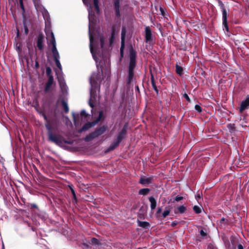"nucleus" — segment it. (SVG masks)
Wrapping results in <instances>:
<instances>
[{
	"instance_id": "obj_1",
	"label": "nucleus",
	"mask_w": 249,
	"mask_h": 249,
	"mask_svg": "<svg viewBox=\"0 0 249 249\" xmlns=\"http://www.w3.org/2000/svg\"><path fill=\"white\" fill-rule=\"evenodd\" d=\"M84 4L88 7V10L89 12V48L90 51L92 54V56L94 60L96 62L97 69H99V65L98 64L97 56L100 57H104V38L102 36H99L100 43L97 42L96 39H94L92 34V29L93 28V25L96 22V19L95 18L94 14L92 10V6L91 5L92 0H82Z\"/></svg>"
},
{
	"instance_id": "obj_2",
	"label": "nucleus",
	"mask_w": 249,
	"mask_h": 249,
	"mask_svg": "<svg viewBox=\"0 0 249 249\" xmlns=\"http://www.w3.org/2000/svg\"><path fill=\"white\" fill-rule=\"evenodd\" d=\"M35 6L37 11H40L45 20V32L46 38L49 46L52 45V47L56 46V41L54 34L51 30V23L48 11L40 4V0H33Z\"/></svg>"
},
{
	"instance_id": "obj_3",
	"label": "nucleus",
	"mask_w": 249,
	"mask_h": 249,
	"mask_svg": "<svg viewBox=\"0 0 249 249\" xmlns=\"http://www.w3.org/2000/svg\"><path fill=\"white\" fill-rule=\"evenodd\" d=\"M52 52L55 64L58 68V70L55 71L56 74L57 76L61 89L62 91L64 93L67 91L68 87L63 77L61 75L62 73V66L59 61L60 56L56 49V46H54V47L52 48Z\"/></svg>"
},
{
	"instance_id": "obj_4",
	"label": "nucleus",
	"mask_w": 249,
	"mask_h": 249,
	"mask_svg": "<svg viewBox=\"0 0 249 249\" xmlns=\"http://www.w3.org/2000/svg\"><path fill=\"white\" fill-rule=\"evenodd\" d=\"M136 52L131 48L129 51V64L128 67V75L127 77V83L130 84L133 80L134 76V70L136 64Z\"/></svg>"
},
{
	"instance_id": "obj_5",
	"label": "nucleus",
	"mask_w": 249,
	"mask_h": 249,
	"mask_svg": "<svg viewBox=\"0 0 249 249\" xmlns=\"http://www.w3.org/2000/svg\"><path fill=\"white\" fill-rule=\"evenodd\" d=\"M48 137L49 141L62 147L65 148V144H72L73 143L72 141L65 140L62 136L54 135L52 132H48Z\"/></svg>"
},
{
	"instance_id": "obj_6",
	"label": "nucleus",
	"mask_w": 249,
	"mask_h": 249,
	"mask_svg": "<svg viewBox=\"0 0 249 249\" xmlns=\"http://www.w3.org/2000/svg\"><path fill=\"white\" fill-rule=\"evenodd\" d=\"M127 129V125L126 124H125L121 132L119 133L116 139L113 142V143L109 147L108 149V151L113 150L114 148H115L119 145V143L122 141L125 135L126 134Z\"/></svg>"
},
{
	"instance_id": "obj_7",
	"label": "nucleus",
	"mask_w": 249,
	"mask_h": 249,
	"mask_svg": "<svg viewBox=\"0 0 249 249\" xmlns=\"http://www.w3.org/2000/svg\"><path fill=\"white\" fill-rule=\"evenodd\" d=\"M106 130V127L104 126H102L97 129L95 131L89 134V135L87 136L85 138V140L87 142L91 141L94 139L98 138L102 134L104 133Z\"/></svg>"
},
{
	"instance_id": "obj_8",
	"label": "nucleus",
	"mask_w": 249,
	"mask_h": 249,
	"mask_svg": "<svg viewBox=\"0 0 249 249\" xmlns=\"http://www.w3.org/2000/svg\"><path fill=\"white\" fill-rule=\"evenodd\" d=\"M102 115H103V112H100L99 113L98 118L96 121H93V122H89V123L85 124L83 126V127L81 128V129H80L79 130V132L81 133L83 131H86V130L89 129V128L94 126L97 123V122L100 120L101 117H102Z\"/></svg>"
},
{
	"instance_id": "obj_9",
	"label": "nucleus",
	"mask_w": 249,
	"mask_h": 249,
	"mask_svg": "<svg viewBox=\"0 0 249 249\" xmlns=\"http://www.w3.org/2000/svg\"><path fill=\"white\" fill-rule=\"evenodd\" d=\"M249 107V94L247 95L246 98L243 100L240 104L239 111L240 113H242L245 110L248 109Z\"/></svg>"
},
{
	"instance_id": "obj_10",
	"label": "nucleus",
	"mask_w": 249,
	"mask_h": 249,
	"mask_svg": "<svg viewBox=\"0 0 249 249\" xmlns=\"http://www.w3.org/2000/svg\"><path fill=\"white\" fill-rule=\"evenodd\" d=\"M153 180V176H143L141 178L139 183L141 184L145 185L151 183Z\"/></svg>"
},
{
	"instance_id": "obj_11",
	"label": "nucleus",
	"mask_w": 249,
	"mask_h": 249,
	"mask_svg": "<svg viewBox=\"0 0 249 249\" xmlns=\"http://www.w3.org/2000/svg\"><path fill=\"white\" fill-rule=\"evenodd\" d=\"M126 33V31L125 28L124 27H123L121 33V46L120 48V52L122 56H123L124 49V41Z\"/></svg>"
},
{
	"instance_id": "obj_12",
	"label": "nucleus",
	"mask_w": 249,
	"mask_h": 249,
	"mask_svg": "<svg viewBox=\"0 0 249 249\" xmlns=\"http://www.w3.org/2000/svg\"><path fill=\"white\" fill-rule=\"evenodd\" d=\"M44 36L42 34H39L37 37L36 44L37 48L42 50L43 49Z\"/></svg>"
},
{
	"instance_id": "obj_13",
	"label": "nucleus",
	"mask_w": 249,
	"mask_h": 249,
	"mask_svg": "<svg viewBox=\"0 0 249 249\" xmlns=\"http://www.w3.org/2000/svg\"><path fill=\"white\" fill-rule=\"evenodd\" d=\"M145 41L146 42H150L152 40V33L149 27L147 26L145 29Z\"/></svg>"
},
{
	"instance_id": "obj_14",
	"label": "nucleus",
	"mask_w": 249,
	"mask_h": 249,
	"mask_svg": "<svg viewBox=\"0 0 249 249\" xmlns=\"http://www.w3.org/2000/svg\"><path fill=\"white\" fill-rule=\"evenodd\" d=\"M220 8L222 10V20L223 22H226L227 21V17H228V14L227 12L224 7V4L223 3H221L220 4Z\"/></svg>"
},
{
	"instance_id": "obj_15",
	"label": "nucleus",
	"mask_w": 249,
	"mask_h": 249,
	"mask_svg": "<svg viewBox=\"0 0 249 249\" xmlns=\"http://www.w3.org/2000/svg\"><path fill=\"white\" fill-rule=\"evenodd\" d=\"M53 76H50L48 78V80L47 83L46 84L45 88V91L47 92L50 89L51 87L53 84Z\"/></svg>"
},
{
	"instance_id": "obj_16",
	"label": "nucleus",
	"mask_w": 249,
	"mask_h": 249,
	"mask_svg": "<svg viewBox=\"0 0 249 249\" xmlns=\"http://www.w3.org/2000/svg\"><path fill=\"white\" fill-rule=\"evenodd\" d=\"M114 4L116 11V15L120 16V0H114Z\"/></svg>"
},
{
	"instance_id": "obj_17",
	"label": "nucleus",
	"mask_w": 249,
	"mask_h": 249,
	"mask_svg": "<svg viewBox=\"0 0 249 249\" xmlns=\"http://www.w3.org/2000/svg\"><path fill=\"white\" fill-rule=\"evenodd\" d=\"M117 32L118 31H116L115 27H112L111 30V36L109 39V43L110 45H112V44L113 43L115 38L116 34L117 33Z\"/></svg>"
},
{
	"instance_id": "obj_18",
	"label": "nucleus",
	"mask_w": 249,
	"mask_h": 249,
	"mask_svg": "<svg viewBox=\"0 0 249 249\" xmlns=\"http://www.w3.org/2000/svg\"><path fill=\"white\" fill-rule=\"evenodd\" d=\"M149 200L150 202V207L151 210H154L157 206V202L156 199L153 196H150L149 198Z\"/></svg>"
},
{
	"instance_id": "obj_19",
	"label": "nucleus",
	"mask_w": 249,
	"mask_h": 249,
	"mask_svg": "<svg viewBox=\"0 0 249 249\" xmlns=\"http://www.w3.org/2000/svg\"><path fill=\"white\" fill-rule=\"evenodd\" d=\"M150 190L148 188H143L142 189L139 190V193L140 195H147L149 192Z\"/></svg>"
},
{
	"instance_id": "obj_20",
	"label": "nucleus",
	"mask_w": 249,
	"mask_h": 249,
	"mask_svg": "<svg viewBox=\"0 0 249 249\" xmlns=\"http://www.w3.org/2000/svg\"><path fill=\"white\" fill-rule=\"evenodd\" d=\"M93 2L94 4V7L95 10L96 11L97 14L99 12V7L98 6V0H93Z\"/></svg>"
},
{
	"instance_id": "obj_21",
	"label": "nucleus",
	"mask_w": 249,
	"mask_h": 249,
	"mask_svg": "<svg viewBox=\"0 0 249 249\" xmlns=\"http://www.w3.org/2000/svg\"><path fill=\"white\" fill-rule=\"evenodd\" d=\"M176 68L177 73L178 74L181 75L183 73V68H182V67L177 65H176Z\"/></svg>"
},
{
	"instance_id": "obj_22",
	"label": "nucleus",
	"mask_w": 249,
	"mask_h": 249,
	"mask_svg": "<svg viewBox=\"0 0 249 249\" xmlns=\"http://www.w3.org/2000/svg\"><path fill=\"white\" fill-rule=\"evenodd\" d=\"M178 210L180 213H183L186 211V208L183 205H181L178 207Z\"/></svg>"
},
{
	"instance_id": "obj_23",
	"label": "nucleus",
	"mask_w": 249,
	"mask_h": 249,
	"mask_svg": "<svg viewBox=\"0 0 249 249\" xmlns=\"http://www.w3.org/2000/svg\"><path fill=\"white\" fill-rule=\"evenodd\" d=\"M62 105L64 107L65 112L66 113H68L69 112V107H68L67 103L65 101H62Z\"/></svg>"
},
{
	"instance_id": "obj_24",
	"label": "nucleus",
	"mask_w": 249,
	"mask_h": 249,
	"mask_svg": "<svg viewBox=\"0 0 249 249\" xmlns=\"http://www.w3.org/2000/svg\"><path fill=\"white\" fill-rule=\"evenodd\" d=\"M193 210L196 213H200L201 212V208L196 205L194 206Z\"/></svg>"
},
{
	"instance_id": "obj_25",
	"label": "nucleus",
	"mask_w": 249,
	"mask_h": 249,
	"mask_svg": "<svg viewBox=\"0 0 249 249\" xmlns=\"http://www.w3.org/2000/svg\"><path fill=\"white\" fill-rule=\"evenodd\" d=\"M139 226L143 228H146L148 226L149 224L146 222H139Z\"/></svg>"
},
{
	"instance_id": "obj_26",
	"label": "nucleus",
	"mask_w": 249,
	"mask_h": 249,
	"mask_svg": "<svg viewBox=\"0 0 249 249\" xmlns=\"http://www.w3.org/2000/svg\"><path fill=\"white\" fill-rule=\"evenodd\" d=\"M223 27H224L223 30H225L226 31L227 33L229 32V27H228V26L227 21H226L225 23V22H223Z\"/></svg>"
},
{
	"instance_id": "obj_27",
	"label": "nucleus",
	"mask_w": 249,
	"mask_h": 249,
	"mask_svg": "<svg viewBox=\"0 0 249 249\" xmlns=\"http://www.w3.org/2000/svg\"><path fill=\"white\" fill-rule=\"evenodd\" d=\"M90 243L93 245H96L98 243V241L97 239L92 238L90 240Z\"/></svg>"
},
{
	"instance_id": "obj_28",
	"label": "nucleus",
	"mask_w": 249,
	"mask_h": 249,
	"mask_svg": "<svg viewBox=\"0 0 249 249\" xmlns=\"http://www.w3.org/2000/svg\"><path fill=\"white\" fill-rule=\"evenodd\" d=\"M170 213V211L168 210H165L163 213H162V216L163 217H166L167 215H168Z\"/></svg>"
},
{
	"instance_id": "obj_29",
	"label": "nucleus",
	"mask_w": 249,
	"mask_h": 249,
	"mask_svg": "<svg viewBox=\"0 0 249 249\" xmlns=\"http://www.w3.org/2000/svg\"><path fill=\"white\" fill-rule=\"evenodd\" d=\"M51 69L49 67H48L47 69H46V74L48 77V78L50 76H52L51 75Z\"/></svg>"
},
{
	"instance_id": "obj_30",
	"label": "nucleus",
	"mask_w": 249,
	"mask_h": 249,
	"mask_svg": "<svg viewBox=\"0 0 249 249\" xmlns=\"http://www.w3.org/2000/svg\"><path fill=\"white\" fill-rule=\"evenodd\" d=\"M195 109L198 112H201L202 111L201 107L198 105H196L195 106Z\"/></svg>"
},
{
	"instance_id": "obj_31",
	"label": "nucleus",
	"mask_w": 249,
	"mask_h": 249,
	"mask_svg": "<svg viewBox=\"0 0 249 249\" xmlns=\"http://www.w3.org/2000/svg\"><path fill=\"white\" fill-rule=\"evenodd\" d=\"M45 126L46 128L49 130V132H52L51 131V126L50 124L49 123V122L48 123H46L45 124Z\"/></svg>"
},
{
	"instance_id": "obj_32",
	"label": "nucleus",
	"mask_w": 249,
	"mask_h": 249,
	"mask_svg": "<svg viewBox=\"0 0 249 249\" xmlns=\"http://www.w3.org/2000/svg\"><path fill=\"white\" fill-rule=\"evenodd\" d=\"M183 97L187 100V101L188 102H191V99H190L189 97L188 96V94L187 93H184L183 94Z\"/></svg>"
},
{
	"instance_id": "obj_33",
	"label": "nucleus",
	"mask_w": 249,
	"mask_h": 249,
	"mask_svg": "<svg viewBox=\"0 0 249 249\" xmlns=\"http://www.w3.org/2000/svg\"><path fill=\"white\" fill-rule=\"evenodd\" d=\"M200 234L202 237H205L206 236L207 234L203 230H201L200 231Z\"/></svg>"
},
{
	"instance_id": "obj_34",
	"label": "nucleus",
	"mask_w": 249,
	"mask_h": 249,
	"mask_svg": "<svg viewBox=\"0 0 249 249\" xmlns=\"http://www.w3.org/2000/svg\"><path fill=\"white\" fill-rule=\"evenodd\" d=\"M183 199V197L182 196H177L175 198V200L176 201H179L181 200H182Z\"/></svg>"
},
{
	"instance_id": "obj_35",
	"label": "nucleus",
	"mask_w": 249,
	"mask_h": 249,
	"mask_svg": "<svg viewBox=\"0 0 249 249\" xmlns=\"http://www.w3.org/2000/svg\"><path fill=\"white\" fill-rule=\"evenodd\" d=\"M81 115L82 116H87L86 112L85 110H83L81 111Z\"/></svg>"
},
{
	"instance_id": "obj_36",
	"label": "nucleus",
	"mask_w": 249,
	"mask_h": 249,
	"mask_svg": "<svg viewBox=\"0 0 249 249\" xmlns=\"http://www.w3.org/2000/svg\"><path fill=\"white\" fill-rule=\"evenodd\" d=\"M71 193H72V195L73 196V197L75 198L76 197V195H75V194L74 190L72 188H71Z\"/></svg>"
},
{
	"instance_id": "obj_37",
	"label": "nucleus",
	"mask_w": 249,
	"mask_h": 249,
	"mask_svg": "<svg viewBox=\"0 0 249 249\" xmlns=\"http://www.w3.org/2000/svg\"><path fill=\"white\" fill-rule=\"evenodd\" d=\"M73 120H74V122L76 124L77 123L76 118V115L74 113L73 114Z\"/></svg>"
},
{
	"instance_id": "obj_38",
	"label": "nucleus",
	"mask_w": 249,
	"mask_h": 249,
	"mask_svg": "<svg viewBox=\"0 0 249 249\" xmlns=\"http://www.w3.org/2000/svg\"><path fill=\"white\" fill-rule=\"evenodd\" d=\"M43 116L44 119L45 120V121L46 122V123H48L49 122V120H48L47 117L46 116V115L45 114H43Z\"/></svg>"
},
{
	"instance_id": "obj_39",
	"label": "nucleus",
	"mask_w": 249,
	"mask_h": 249,
	"mask_svg": "<svg viewBox=\"0 0 249 249\" xmlns=\"http://www.w3.org/2000/svg\"><path fill=\"white\" fill-rule=\"evenodd\" d=\"M20 4L21 8L23 10H24V7H23V3H22V0H20Z\"/></svg>"
},
{
	"instance_id": "obj_40",
	"label": "nucleus",
	"mask_w": 249,
	"mask_h": 249,
	"mask_svg": "<svg viewBox=\"0 0 249 249\" xmlns=\"http://www.w3.org/2000/svg\"><path fill=\"white\" fill-rule=\"evenodd\" d=\"M237 248H238V249H244V248L241 244H239L238 245Z\"/></svg>"
},
{
	"instance_id": "obj_41",
	"label": "nucleus",
	"mask_w": 249,
	"mask_h": 249,
	"mask_svg": "<svg viewBox=\"0 0 249 249\" xmlns=\"http://www.w3.org/2000/svg\"><path fill=\"white\" fill-rule=\"evenodd\" d=\"M161 211V208H159L157 211V213H160Z\"/></svg>"
},
{
	"instance_id": "obj_42",
	"label": "nucleus",
	"mask_w": 249,
	"mask_h": 249,
	"mask_svg": "<svg viewBox=\"0 0 249 249\" xmlns=\"http://www.w3.org/2000/svg\"><path fill=\"white\" fill-rule=\"evenodd\" d=\"M32 207H36V204H32Z\"/></svg>"
},
{
	"instance_id": "obj_43",
	"label": "nucleus",
	"mask_w": 249,
	"mask_h": 249,
	"mask_svg": "<svg viewBox=\"0 0 249 249\" xmlns=\"http://www.w3.org/2000/svg\"><path fill=\"white\" fill-rule=\"evenodd\" d=\"M153 86H154V88L155 90L156 91H157V90L156 87L154 85H153Z\"/></svg>"
},
{
	"instance_id": "obj_44",
	"label": "nucleus",
	"mask_w": 249,
	"mask_h": 249,
	"mask_svg": "<svg viewBox=\"0 0 249 249\" xmlns=\"http://www.w3.org/2000/svg\"><path fill=\"white\" fill-rule=\"evenodd\" d=\"M151 80H152V82H153V76L152 75V77H151Z\"/></svg>"
},
{
	"instance_id": "obj_45",
	"label": "nucleus",
	"mask_w": 249,
	"mask_h": 249,
	"mask_svg": "<svg viewBox=\"0 0 249 249\" xmlns=\"http://www.w3.org/2000/svg\"><path fill=\"white\" fill-rule=\"evenodd\" d=\"M197 197L200 198V195H198L197 196Z\"/></svg>"
},
{
	"instance_id": "obj_46",
	"label": "nucleus",
	"mask_w": 249,
	"mask_h": 249,
	"mask_svg": "<svg viewBox=\"0 0 249 249\" xmlns=\"http://www.w3.org/2000/svg\"><path fill=\"white\" fill-rule=\"evenodd\" d=\"M25 30L26 33H27V29L26 28H25Z\"/></svg>"
},
{
	"instance_id": "obj_47",
	"label": "nucleus",
	"mask_w": 249,
	"mask_h": 249,
	"mask_svg": "<svg viewBox=\"0 0 249 249\" xmlns=\"http://www.w3.org/2000/svg\"><path fill=\"white\" fill-rule=\"evenodd\" d=\"M36 66H38V64H37V63H36Z\"/></svg>"
}]
</instances>
